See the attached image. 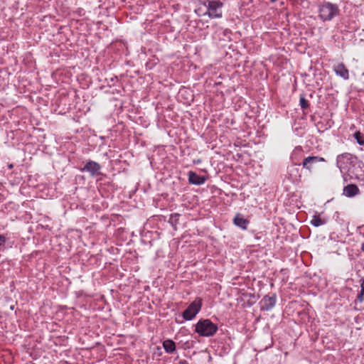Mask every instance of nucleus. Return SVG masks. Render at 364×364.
I'll return each instance as SVG.
<instances>
[{"instance_id": "obj_1", "label": "nucleus", "mask_w": 364, "mask_h": 364, "mask_svg": "<svg viewBox=\"0 0 364 364\" xmlns=\"http://www.w3.org/2000/svg\"><path fill=\"white\" fill-rule=\"evenodd\" d=\"M336 165L343 175L357 178L359 174V161L356 156L350 154L345 153L338 155L336 159Z\"/></svg>"}, {"instance_id": "obj_2", "label": "nucleus", "mask_w": 364, "mask_h": 364, "mask_svg": "<svg viewBox=\"0 0 364 364\" xmlns=\"http://www.w3.org/2000/svg\"><path fill=\"white\" fill-rule=\"evenodd\" d=\"M217 330V325L209 319L200 320L196 325V332L202 336H212Z\"/></svg>"}, {"instance_id": "obj_3", "label": "nucleus", "mask_w": 364, "mask_h": 364, "mask_svg": "<svg viewBox=\"0 0 364 364\" xmlns=\"http://www.w3.org/2000/svg\"><path fill=\"white\" fill-rule=\"evenodd\" d=\"M318 12L323 21H331L338 14L339 9L336 4L324 2L319 6Z\"/></svg>"}, {"instance_id": "obj_4", "label": "nucleus", "mask_w": 364, "mask_h": 364, "mask_svg": "<svg viewBox=\"0 0 364 364\" xmlns=\"http://www.w3.org/2000/svg\"><path fill=\"white\" fill-rule=\"evenodd\" d=\"M208 11L204 15H208L211 18L222 17L223 4L220 1H208V4H205Z\"/></svg>"}, {"instance_id": "obj_5", "label": "nucleus", "mask_w": 364, "mask_h": 364, "mask_svg": "<svg viewBox=\"0 0 364 364\" xmlns=\"http://www.w3.org/2000/svg\"><path fill=\"white\" fill-rule=\"evenodd\" d=\"M201 308V300H196L191 303L188 307L183 311V317L186 320L193 319L199 312Z\"/></svg>"}, {"instance_id": "obj_6", "label": "nucleus", "mask_w": 364, "mask_h": 364, "mask_svg": "<svg viewBox=\"0 0 364 364\" xmlns=\"http://www.w3.org/2000/svg\"><path fill=\"white\" fill-rule=\"evenodd\" d=\"M101 166L97 162L94 161H89L86 163L85 166L80 169L82 172L87 171L90 173L92 176H97L101 174Z\"/></svg>"}, {"instance_id": "obj_7", "label": "nucleus", "mask_w": 364, "mask_h": 364, "mask_svg": "<svg viewBox=\"0 0 364 364\" xmlns=\"http://www.w3.org/2000/svg\"><path fill=\"white\" fill-rule=\"evenodd\" d=\"M326 160L323 157L320 156H308L305 158L302 162V166L304 168L307 169L309 171H312L314 164L318 162H325Z\"/></svg>"}, {"instance_id": "obj_8", "label": "nucleus", "mask_w": 364, "mask_h": 364, "mask_svg": "<svg viewBox=\"0 0 364 364\" xmlns=\"http://www.w3.org/2000/svg\"><path fill=\"white\" fill-rule=\"evenodd\" d=\"M333 69L336 74L343 80H347L349 79V71L343 63L333 65Z\"/></svg>"}, {"instance_id": "obj_9", "label": "nucleus", "mask_w": 364, "mask_h": 364, "mask_svg": "<svg viewBox=\"0 0 364 364\" xmlns=\"http://www.w3.org/2000/svg\"><path fill=\"white\" fill-rule=\"evenodd\" d=\"M206 181V178L203 176L198 175L193 171L188 172V181L191 184L201 185L203 184Z\"/></svg>"}, {"instance_id": "obj_10", "label": "nucleus", "mask_w": 364, "mask_h": 364, "mask_svg": "<svg viewBox=\"0 0 364 364\" xmlns=\"http://www.w3.org/2000/svg\"><path fill=\"white\" fill-rule=\"evenodd\" d=\"M275 302V297H263L259 301L260 308L262 310L268 311L274 306Z\"/></svg>"}, {"instance_id": "obj_11", "label": "nucleus", "mask_w": 364, "mask_h": 364, "mask_svg": "<svg viewBox=\"0 0 364 364\" xmlns=\"http://www.w3.org/2000/svg\"><path fill=\"white\" fill-rule=\"evenodd\" d=\"M233 223L236 226L242 228V230H246L248 224L250 223L249 220L245 219L242 215L240 213L235 215Z\"/></svg>"}, {"instance_id": "obj_12", "label": "nucleus", "mask_w": 364, "mask_h": 364, "mask_svg": "<svg viewBox=\"0 0 364 364\" xmlns=\"http://www.w3.org/2000/svg\"><path fill=\"white\" fill-rule=\"evenodd\" d=\"M358 193L359 188L355 184H349L343 188V194L348 197H353Z\"/></svg>"}, {"instance_id": "obj_13", "label": "nucleus", "mask_w": 364, "mask_h": 364, "mask_svg": "<svg viewBox=\"0 0 364 364\" xmlns=\"http://www.w3.org/2000/svg\"><path fill=\"white\" fill-rule=\"evenodd\" d=\"M163 347L168 353H171L176 350L175 343L170 339H167L163 342Z\"/></svg>"}, {"instance_id": "obj_14", "label": "nucleus", "mask_w": 364, "mask_h": 364, "mask_svg": "<svg viewBox=\"0 0 364 364\" xmlns=\"http://www.w3.org/2000/svg\"><path fill=\"white\" fill-rule=\"evenodd\" d=\"M326 223V220L321 219L319 215H315L311 221V224L315 227H319Z\"/></svg>"}, {"instance_id": "obj_15", "label": "nucleus", "mask_w": 364, "mask_h": 364, "mask_svg": "<svg viewBox=\"0 0 364 364\" xmlns=\"http://www.w3.org/2000/svg\"><path fill=\"white\" fill-rule=\"evenodd\" d=\"M181 216L178 213L171 214L168 222L173 225L176 226L178 222L179 217Z\"/></svg>"}, {"instance_id": "obj_16", "label": "nucleus", "mask_w": 364, "mask_h": 364, "mask_svg": "<svg viewBox=\"0 0 364 364\" xmlns=\"http://www.w3.org/2000/svg\"><path fill=\"white\" fill-rule=\"evenodd\" d=\"M299 105H300L301 108L302 109H307V108L309 107V104L308 100H306L305 99V97H304L303 95H301V96L300 97V100H299Z\"/></svg>"}, {"instance_id": "obj_17", "label": "nucleus", "mask_w": 364, "mask_h": 364, "mask_svg": "<svg viewBox=\"0 0 364 364\" xmlns=\"http://www.w3.org/2000/svg\"><path fill=\"white\" fill-rule=\"evenodd\" d=\"M354 136L357 141V142L360 144V145H364V137L363 136V135L360 134V132H356L355 134H354Z\"/></svg>"}, {"instance_id": "obj_18", "label": "nucleus", "mask_w": 364, "mask_h": 364, "mask_svg": "<svg viewBox=\"0 0 364 364\" xmlns=\"http://www.w3.org/2000/svg\"><path fill=\"white\" fill-rule=\"evenodd\" d=\"M364 300V297H357V299L355 300V304L356 309H362L363 306L360 304L363 302Z\"/></svg>"}, {"instance_id": "obj_19", "label": "nucleus", "mask_w": 364, "mask_h": 364, "mask_svg": "<svg viewBox=\"0 0 364 364\" xmlns=\"http://www.w3.org/2000/svg\"><path fill=\"white\" fill-rule=\"evenodd\" d=\"M358 296H364V280L362 281L361 290H360V294Z\"/></svg>"}, {"instance_id": "obj_20", "label": "nucleus", "mask_w": 364, "mask_h": 364, "mask_svg": "<svg viewBox=\"0 0 364 364\" xmlns=\"http://www.w3.org/2000/svg\"><path fill=\"white\" fill-rule=\"evenodd\" d=\"M6 242L5 236L0 235V246H1Z\"/></svg>"}, {"instance_id": "obj_21", "label": "nucleus", "mask_w": 364, "mask_h": 364, "mask_svg": "<svg viewBox=\"0 0 364 364\" xmlns=\"http://www.w3.org/2000/svg\"><path fill=\"white\" fill-rule=\"evenodd\" d=\"M361 250L364 252V243L362 245Z\"/></svg>"}, {"instance_id": "obj_22", "label": "nucleus", "mask_w": 364, "mask_h": 364, "mask_svg": "<svg viewBox=\"0 0 364 364\" xmlns=\"http://www.w3.org/2000/svg\"><path fill=\"white\" fill-rule=\"evenodd\" d=\"M10 309H11V310H14V306H11Z\"/></svg>"}, {"instance_id": "obj_23", "label": "nucleus", "mask_w": 364, "mask_h": 364, "mask_svg": "<svg viewBox=\"0 0 364 364\" xmlns=\"http://www.w3.org/2000/svg\"><path fill=\"white\" fill-rule=\"evenodd\" d=\"M272 2H275L277 0H271Z\"/></svg>"}]
</instances>
